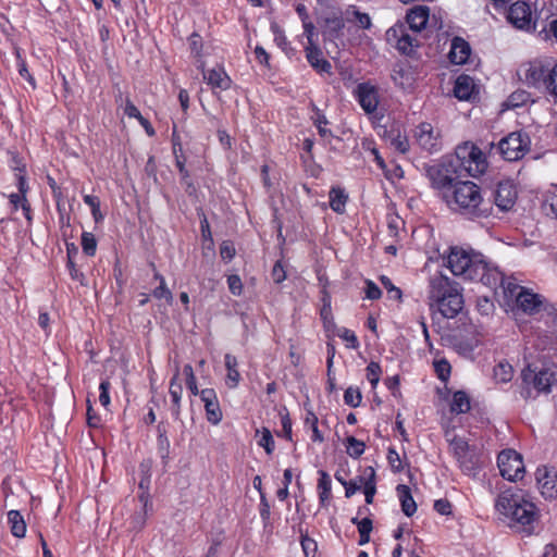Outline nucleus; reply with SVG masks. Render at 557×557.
Wrapping results in <instances>:
<instances>
[{
    "instance_id": "56",
    "label": "nucleus",
    "mask_w": 557,
    "mask_h": 557,
    "mask_svg": "<svg viewBox=\"0 0 557 557\" xmlns=\"http://www.w3.org/2000/svg\"><path fill=\"white\" fill-rule=\"evenodd\" d=\"M271 277L276 284L282 283L286 278V271L281 261L275 262L271 272Z\"/></svg>"
},
{
    "instance_id": "55",
    "label": "nucleus",
    "mask_w": 557,
    "mask_h": 557,
    "mask_svg": "<svg viewBox=\"0 0 557 557\" xmlns=\"http://www.w3.org/2000/svg\"><path fill=\"white\" fill-rule=\"evenodd\" d=\"M111 387V384L108 380H103L99 385V403L107 408L110 405V395L109 389Z\"/></svg>"
},
{
    "instance_id": "7",
    "label": "nucleus",
    "mask_w": 557,
    "mask_h": 557,
    "mask_svg": "<svg viewBox=\"0 0 557 557\" xmlns=\"http://www.w3.org/2000/svg\"><path fill=\"white\" fill-rule=\"evenodd\" d=\"M450 447L462 472L474 476L480 468L476 449L461 437H454Z\"/></svg>"
},
{
    "instance_id": "26",
    "label": "nucleus",
    "mask_w": 557,
    "mask_h": 557,
    "mask_svg": "<svg viewBox=\"0 0 557 557\" xmlns=\"http://www.w3.org/2000/svg\"><path fill=\"white\" fill-rule=\"evenodd\" d=\"M397 493H398V497H399V500L401 504L403 512L407 517H411L417 510V505L411 495V491H410L409 486L399 484L397 486Z\"/></svg>"
},
{
    "instance_id": "21",
    "label": "nucleus",
    "mask_w": 557,
    "mask_h": 557,
    "mask_svg": "<svg viewBox=\"0 0 557 557\" xmlns=\"http://www.w3.org/2000/svg\"><path fill=\"white\" fill-rule=\"evenodd\" d=\"M183 387L178 382V370L176 369V373L171 379L169 394L171 396V413L174 420H181V398H182Z\"/></svg>"
},
{
    "instance_id": "47",
    "label": "nucleus",
    "mask_w": 557,
    "mask_h": 557,
    "mask_svg": "<svg viewBox=\"0 0 557 557\" xmlns=\"http://www.w3.org/2000/svg\"><path fill=\"white\" fill-rule=\"evenodd\" d=\"M544 88L557 98V64L552 66L550 72L546 78Z\"/></svg>"
},
{
    "instance_id": "17",
    "label": "nucleus",
    "mask_w": 557,
    "mask_h": 557,
    "mask_svg": "<svg viewBox=\"0 0 557 557\" xmlns=\"http://www.w3.org/2000/svg\"><path fill=\"white\" fill-rule=\"evenodd\" d=\"M430 9L428 7L418 5L412 8L406 15L407 27L412 33L421 32L429 21Z\"/></svg>"
},
{
    "instance_id": "49",
    "label": "nucleus",
    "mask_w": 557,
    "mask_h": 557,
    "mask_svg": "<svg viewBox=\"0 0 557 557\" xmlns=\"http://www.w3.org/2000/svg\"><path fill=\"white\" fill-rule=\"evenodd\" d=\"M381 283L384 288L387 290V295L391 299L400 300L401 299V290L394 286L392 281L387 276L381 277Z\"/></svg>"
},
{
    "instance_id": "37",
    "label": "nucleus",
    "mask_w": 557,
    "mask_h": 557,
    "mask_svg": "<svg viewBox=\"0 0 557 557\" xmlns=\"http://www.w3.org/2000/svg\"><path fill=\"white\" fill-rule=\"evenodd\" d=\"M158 448L161 457L164 459L169 456L170 441L166 436V428L164 422L161 421L158 426Z\"/></svg>"
},
{
    "instance_id": "62",
    "label": "nucleus",
    "mask_w": 557,
    "mask_h": 557,
    "mask_svg": "<svg viewBox=\"0 0 557 557\" xmlns=\"http://www.w3.org/2000/svg\"><path fill=\"white\" fill-rule=\"evenodd\" d=\"M124 113L128 117H134L137 120L141 119L143 116L137 107L128 98L125 101Z\"/></svg>"
},
{
    "instance_id": "36",
    "label": "nucleus",
    "mask_w": 557,
    "mask_h": 557,
    "mask_svg": "<svg viewBox=\"0 0 557 557\" xmlns=\"http://www.w3.org/2000/svg\"><path fill=\"white\" fill-rule=\"evenodd\" d=\"M543 209L548 216L557 220V188L546 193Z\"/></svg>"
},
{
    "instance_id": "39",
    "label": "nucleus",
    "mask_w": 557,
    "mask_h": 557,
    "mask_svg": "<svg viewBox=\"0 0 557 557\" xmlns=\"http://www.w3.org/2000/svg\"><path fill=\"white\" fill-rule=\"evenodd\" d=\"M366 445L362 441L354 436H348L346 440L347 454L352 458H359L364 453Z\"/></svg>"
},
{
    "instance_id": "44",
    "label": "nucleus",
    "mask_w": 557,
    "mask_h": 557,
    "mask_svg": "<svg viewBox=\"0 0 557 557\" xmlns=\"http://www.w3.org/2000/svg\"><path fill=\"white\" fill-rule=\"evenodd\" d=\"M82 247L83 251L87 256H94L96 253L97 249V240L94 236V234L84 232L82 235Z\"/></svg>"
},
{
    "instance_id": "15",
    "label": "nucleus",
    "mask_w": 557,
    "mask_h": 557,
    "mask_svg": "<svg viewBox=\"0 0 557 557\" xmlns=\"http://www.w3.org/2000/svg\"><path fill=\"white\" fill-rule=\"evenodd\" d=\"M200 398L205 404L207 420L212 424H219L222 420V411L214 389H202L200 392Z\"/></svg>"
},
{
    "instance_id": "35",
    "label": "nucleus",
    "mask_w": 557,
    "mask_h": 557,
    "mask_svg": "<svg viewBox=\"0 0 557 557\" xmlns=\"http://www.w3.org/2000/svg\"><path fill=\"white\" fill-rule=\"evenodd\" d=\"M320 479L318 482V490H319V498L322 505L330 498L331 496V478L330 475L323 471H319Z\"/></svg>"
},
{
    "instance_id": "59",
    "label": "nucleus",
    "mask_w": 557,
    "mask_h": 557,
    "mask_svg": "<svg viewBox=\"0 0 557 557\" xmlns=\"http://www.w3.org/2000/svg\"><path fill=\"white\" fill-rule=\"evenodd\" d=\"M366 284V297L371 300L379 299L382 295L379 286L375 285L372 281H367Z\"/></svg>"
},
{
    "instance_id": "61",
    "label": "nucleus",
    "mask_w": 557,
    "mask_h": 557,
    "mask_svg": "<svg viewBox=\"0 0 557 557\" xmlns=\"http://www.w3.org/2000/svg\"><path fill=\"white\" fill-rule=\"evenodd\" d=\"M434 509L444 516L450 515L451 504L447 499H437L434 503Z\"/></svg>"
},
{
    "instance_id": "3",
    "label": "nucleus",
    "mask_w": 557,
    "mask_h": 557,
    "mask_svg": "<svg viewBox=\"0 0 557 557\" xmlns=\"http://www.w3.org/2000/svg\"><path fill=\"white\" fill-rule=\"evenodd\" d=\"M429 301L431 309L446 319L455 318L463 307L459 284L442 273L430 278Z\"/></svg>"
},
{
    "instance_id": "38",
    "label": "nucleus",
    "mask_w": 557,
    "mask_h": 557,
    "mask_svg": "<svg viewBox=\"0 0 557 557\" xmlns=\"http://www.w3.org/2000/svg\"><path fill=\"white\" fill-rule=\"evenodd\" d=\"M513 370L509 363L499 362L494 368V379L496 382L507 383L512 379Z\"/></svg>"
},
{
    "instance_id": "60",
    "label": "nucleus",
    "mask_w": 557,
    "mask_h": 557,
    "mask_svg": "<svg viewBox=\"0 0 557 557\" xmlns=\"http://www.w3.org/2000/svg\"><path fill=\"white\" fill-rule=\"evenodd\" d=\"M48 182H49V186L52 189V195H53V198L55 199L57 208L59 211H61V205H62V199H63L61 188L57 185V183L53 178L48 177Z\"/></svg>"
},
{
    "instance_id": "50",
    "label": "nucleus",
    "mask_w": 557,
    "mask_h": 557,
    "mask_svg": "<svg viewBox=\"0 0 557 557\" xmlns=\"http://www.w3.org/2000/svg\"><path fill=\"white\" fill-rule=\"evenodd\" d=\"M259 445L262 446L267 454H272L274 449V440L269 429H263L261 432V438L259 440Z\"/></svg>"
},
{
    "instance_id": "52",
    "label": "nucleus",
    "mask_w": 557,
    "mask_h": 557,
    "mask_svg": "<svg viewBox=\"0 0 557 557\" xmlns=\"http://www.w3.org/2000/svg\"><path fill=\"white\" fill-rule=\"evenodd\" d=\"M435 371L442 381H446L450 374V364L447 360L442 359L434 362Z\"/></svg>"
},
{
    "instance_id": "43",
    "label": "nucleus",
    "mask_w": 557,
    "mask_h": 557,
    "mask_svg": "<svg viewBox=\"0 0 557 557\" xmlns=\"http://www.w3.org/2000/svg\"><path fill=\"white\" fill-rule=\"evenodd\" d=\"M361 399L362 396L359 388L350 386L345 391L344 401L346 405L356 408L361 404Z\"/></svg>"
},
{
    "instance_id": "16",
    "label": "nucleus",
    "mask_w": 557,
    "mask_h": 557,
    "mask_svg": "<svg viewBox=\"0 0 557 557\" xmlns=\"http://www.w3.org/2000/svg\"><path fill=\"white\" fill-rule=\"evenodd\" d=\"M426 173L433 187L444 189V191L456 183L447 165L430 166Z\"/></svg>"
},
{
    "instance_id": "57",
    "label": "nucleus",
    "mask_w": 557,
    "mask_h": 557,
    "mask_svg": "<svg viewBox=\"0 0 557 557\" xmlns=\"http://www.w3.org/2000/svg\"><path fill=\"white\" fill-rule=\"evenodd\" d=\"M227 285L233 295H240L243 290V284L238 275H230L227 277Z\"/></svg>"
},
{
    "instance_id": "2",
    "label": "nucleus",
    "mask_w": 557,
    "mask_h": 557,
    "mask_svg": "<svg viewBox=\"0 0 557 557\" xmlns=\"http://www.w3.org/2000/svg\"><path fill=\"white\" fill-rule=\"evenodd\" d=\"M443 199L455 213L469 220L486 218L492 207L485 201L481 188L473 182H456L450 188L443 191Z\"/></svg>"
},
{
    "instance_id": "8",
    "label": "nucleus",
    "mask_w": 557,
    "mask_h": 557,
    "mask_svg": "<svg viewBox=\"0 0 557 557\" xmlns=\"http://www.w3.org/2000/svg\"><path fill=\"white\" fill-rule=\"evenodd\" d=\"M418 33H412L404 23H397L386 32L387 41L403 54H411L420 45Z\"/></svg>"
},
{
    "instance_id": "19",
    "label": "nucleus",
    "mask_w": 557,
    "mask_h": 557,
    "mask_svg": "<svg viewBox=\"0 0 557 557\" xmlns=\"http://www.w3.org/2000/svg\"><path fill=\"white\" fill-rule=\"evenodd\" d=\"M473 152L474 153L469 154L462 171H465L470 176L476 177L485 172L487 164L483 152L478 147H474Z\"/></svg>"
},
{
    "instance_id": "58",
    "label": "nucleus",
    "mask_w": 557,
    "mask_h": 557,
    "mask_svg": "<svg viewBox=\"0 0 557 557\" xmlns=\"http://www.w3.org/2000/svg\"><path fill=\"white\" fill-rule=\"evenodd\" d=\"M220 255L223 260L230 261L235 256V248L231 242H223L220 247Z\"/></svg>"
},
{
    "instance_id": "53",
    "label": "nucleus",
    "mask_w": 557,
    "mask_h": 557,
    "mask_svg": "<svg viewBox=\"0 0 557 557\" xmlns=\"http://www.w3.org/2000/svg\"><path fill=\"white\" fill-rule=\"evenodd\" d=\"M337 335L348 343V347L357 348L359 343L355 333L346 327H342L337 331Z\"/></svg>"
},
{
    "instance_id": "4",
    "label": "nucleus",
    "mask_w": 557,
    "mask_h": 557,
    "mask_svg": "<svg viewBox=\"0 0 557 557\" xmlns=\"http://www.w3.org/2000/svg\"><path fill=\"white\" fill-rule=\"evenodd\" d=\"M447 267L456 276L475 281L476 276L484 274V260L480 255H471L466 250L453 247L447 256Z\"/></svg>"
},
{
    "instance_id": "20",
    "label": "nucleus",
    "mask_w": 557,
    "mask_h": 557,
    "mask_svg": "<svg viewBox=\"0 0 557 557\" xmlns=\"http://www.w3.org/2000/svg\"><path fill=\"white\" fill-rule=\"evenodd\" d=\"M203 79L213 89L218 88L221 90H226L231 86V78L228 77L223 67H214L212 70L205 71Z\"/></svg>"
},
{
    "instance_id": "45",
    "label": "nucleus",
    "mask_w": 557,
    "mask_h": 557,
    "mask_svg": "<svg viewBox=\"0 0 557 557\" xmlns=\"http://www.w3.org/2000/svg\"><path fill=\"white\" fill-rule=\"evenodd\" d=\"M152 296L157 299H164L169 305L173 301V295L166 287L165 278H161V283L152 290Z\"/></svg>"
},
{
    "instance_id": "33",
    "label": "nucleus",
    "mask_w": 557,
    "mask_h": 557,
    "mask_svg": "<svg viewBox=\"0 0 557 557\" xmlns=\"http://www.w3.org/2000/svg\"><path fill=\"white\" fill-rule=\"evenodd\" d=\"M469 410L470 399L468 395L462 391L456 392L450 404V411L455 413H465Z\"/></svg>"
},
{
    "instance_id": "9",
    "label": "nucleus",
    "mask_w": 557,
    "mask_h": 557,
    "mask_svg": "<svg viewBox=\"0 0 557 557\" xmlns=\"http://www.w3.org/2000/svg\"><path fill=\"white\" fill-rule=\"evenodd\" d=\"M497 466L502 476L508 481H516L524 473L522 457L513 449L500 451L497 457Z\"/></svg>"
},
{
    "instance_id": "14",
    "label": "nucleus",
    "mask_w": 557,
    "mask_h": 557,
    "mask_svg": "<svg viewBox=\"0 0 557 557\" xmlns=\"http://www.w3.org/2000/svg\"><path fill=\"white\" fill-rule=\"evenodd\" d=\"M508 21L520 29L529 28L532 21V12L528 3L517 1L509 8Z\"/></svg>"
},
{
    "instance_id": "1",
    "label": "nucleus",
    "mask_w": 557,
    "mask_h": 557,
    "mask_svg": "<svg viewBox=\"0 0 557 557\" xmlns=\"http://www.w3.org/2000/svg\"><path fill=\"white\" fill-rule=\"evenodd\" d=\"M495 510L499 519L510 529L531 534L539 519L536 506L524 497L520 490L508 487L495 499Z\"/></svg>"
},
{
    "instance_id": "54",
    "label": "nucleus",
    "mask_w": 557,
    "mask_h": 557,
    "mask_svg": "<svg viewBox=\"0 0 557 557\" xmlns=\"http://www.w3.org/2000/svg\"><path fill=\"white\" fill-rule=\"evenodd\" d=\"M301 547L306 557H314V554L317 552V543L314 540L310 539L307 535H302Z\"/></svg>"
},
{
    "instance_id": "30",
    "label": "nucleus",
    "mask_w": 557,
    "mask_h": 557,
    "mask_svg": "<svg viewBox=\"0 0 557 557\" xmlns=\"http://www.w3.org/2000/svg\"><path fill=\"white\" fill-rule=\"evenodd\" d=\"M330 207L336 213H343L345 211L346 202L348 199L347 194L339 187H333L330 190Z\"/></svg>"
},
{
    "instance_id": "51",
    "label": "nucleus",
    "mask_w": 557,
    "mask_h": 557,
    "mask_svg": "<svg viewBox=\"0 0 557 557\" xmlns=\"http://www.w3.org/2000/svg\"><path fill=\"white\" fill-rule=\"evenodd\" d=\"M529 98H530V95L528 92L516 91L509 96L507 103L509 107L516 108V107L524 104L529 100Z\"/></svg>"
},
{
    "instance_id": "63",
    "label": "nucleus",
    "mask_w": 557,
    "mask_h": 557,
    "mask_svg": "<svg viewBox=\"0 0 557 557\" xmlns=\"http://www.w3.org/2000/svg\"><path fill=\"white\" fill-rule=\"evenodd\" d=\"M387 459L392 468H394L396 471L401 470V461L399 455L394 448L388 449Z\"/></svg>"
},
{
    "instance_id": "48",
    "label": "nucleus",
    "mask_w": 557,
    "mask_h": 557,
    "mask_svg": "<svg viewBox=\"0 0 557 557\" xmlns=\"http://www.w3.org/2000/svg\"><path fill=\"white\" fill-rule=\"evenodd\" d=\"M381 367L376 362H370L367 367V379L370 381L372 387H375L380 381Z\"/></svg>"
},
{
    "instance_id": "5",
    "label": "nucleus",
    "mask_w": 557,
    "mask_h": 557,
    "mask_svg": "<svg viewBox=\"0 0 557 557\" xmlns=\"http://www.w3.org/2000/svg\"><path fill=\"white\" fill-rule=\"evenodd\" d=\"M521 376L523 383L527 385L521 392L524 398L531 397V391L529 388L531 385L537 393L545 394L550 393L554 387H557V367L554 364L534 369L529 364L522 370Z\"/></svg>"
},
{
    "instance_id": "12",
    "label": "nucleus",
    "mask_w": 557,
    "mask_h": 557,
    "mask_svg": "<svg viewBox=\"0 0 557 557\" xmlns=\"http://www.w3.org/2000/svg\"><path fill=\"white\" fill-rule=\"evenodd\" d=\"M517 189L511 181L499 182L494 191V202L502 211H509L516 203Z\"/></svg>"
},
{
    "instance_id": "23",
    "label": "nucleus",
    "mask_w": 557,
    "mask_h": 557,
    "mask_svg": "<svg viewBox=\"0 0 557 557\" xmlns=\"http://www.w3.org/2000/svg\"><path fill=\"white\" fill-rule=\"evenodd\" d=\"M344 18L346 22L354 23L362 29H369L372 26L370 15L360 12L355 5H350L345 10Z\"/></svg>"
},
{
    "instance_id": "32",
    "label": "nucleus",
    "mask_w": 557,
    "mask_h": 557,
    "mask_svg": "<svg viewBox=\"0 0 557 557\" xmlns=\"http://www.w3.org/2000/svg\"><path fill=\"white\" fill-rule=\"evenodd\" d=\"M8 521L11 525V532L16 537H23L26 532L25 521L17 510H11L8 512Z\"/></svg>"
},
{
    "instance_id": "46",
    "label": "nucleus",
    "mask_w": 557,
    "mask_h": 557,
    "mask_svg": "<svg viewBox=\"0 0 557 557\" xmlns=\"http://www.w3.org/2000/svg\"><path fill=\"white\" fill-rule=\"evenodd\" d=\"M326 33L337 36L344 28V18L333 16L325 20Z\"/></svg>"
},
{
    "instance_id": "41",
    "label": "nucleus",
    "mask_w": 557,
    "mask_h": 557,
    "mask_svg": "<svg viewBox=\"0 0 557 557\" xmlns=\"http://www.w3.org/2000/svg\"><path fill=\"white\" fill-rule=\"evenodd\" d=\"M314 115H312V121L314 125L318 127L319 134L321 137H327L332 135V132L325 127V125L329 123L327 119L324 114L321 113V111L318 108H314Z\"/></svg>"
},
{
    "instance_id": "34",
    "label": "nucleus",
    "mask_w": 557,
    "mask_h": 557,
    "mask_svg": "<svg viewBox=\"0 0 557 557\" xmlns=\"http://www.w3.org/2000/svg\"><path fill=\"white\" fill-rule=\"evenodd\" d=\"M475 280H479L484 285L490 287H497L499 286V282L502 280V272H499L496 269H491L487 263L484 261V274L476 276Z\"/></svg>"
},
{
    "instance_id": "31",
    "label": "nucleus",
    "mask_w": 557,
    "mask_h": 557,
    "mask_svg": "<svg viewBox=\"0 0 557 557\" xmlns=\"http://www.w3.org/2000/svg\"><path fill=\"white\" fill-rule=\"evenodd\" d=\"M536 481L543 495L553 496L556 487V480L548 478V471L546 468L537 469Z\"/></svg>"
},
{
    "instance_id": "18",
    "label": "nucleus",
    "mask_w": 557,
    "mask_h": 557,
    "mask_svg": "<svg viewBox=\"0 0 557 557\" xmlns=\"http://www.w3.org/2000/svg\"><path fill=\"white\" fill-rule=\"evenodd\" d=\"M517 307L524 313L534 314L540 311L542 307V300L539 295L531 293L524 288L516 296Z\"/></svg>"
},
{
    "instance_id": "29",
    "label": "nucleus",
    "mask_w": 557,
    "mask_h": 557,
    "mask_svg": "<svg viewBox=\"0 0 557 557\" xmlns=\"http://www.w3.org/2000/svg\"><path fill=\"white\" fill-rule=\"evenodd\" d=\"M364 474H368V478L360 476V483L364 486V496H366V503L372 504L373 497L376 492L375 487V471L372 467H368L364 470Z\"/></svg>"
},
{
    "instance_id": "10",
    "label": "nucleus",
    "mask_w": 557,
    "mask_h": 557,
    "mask_svg": "<svg viewBox=\"0 0 557 557\" xmlns=\"http://www.w3.org/2000/svg\"><path fill=\"white\" fill-rule=\"evenodd\" d=\"M552 66L553 65L550 62L534 60L523 64L518 73L520 78L523 79L528 85L540 88L545 86L546 78L552 70Z\"/></svg>"
},
{
    "instance_id": "13",
    "label": "nucleus",
    "mask_w": 557,
    "mask_h": 557,
    "mask_svg": "<svg viewBox=\"0 0 557 557\" xmlns=\"http://www.w3.org/2000/svg\"><path fill=\"white\" fill-rule=\"evenodd\" d=\"M355 96L366 113L370 114L376 111L379 95L373 85L369 83L359 84L355 89Z\"/></svg>"
},
{
    "instance_id": "22",
    "label": "nucleus",
    "mask_w": 557,
    "mask_h": 557,
    "mask_svg": "<svg viewBox=\"0 0 557 557\" xmlns=\"http://www.w3.org/2000/svg\"><path fill=\"white\" fill-rule=\"evenodd\" d=\"M471 53V49L469 44L460 38L455 37L451 41V47L449 51V59L455 64H465Z\"/></svg>"
},
{
    "instance_id": "25",
    "label": "nucleus",
    "mask_w": 557,
    "mask_h": 557,
    "mask_svg": "<svg viewBox=\"0 0 557 557\" xmlns=\"http://www.w3.org/2000/svg\"><path fill=\"white\" fill-rule=\"evenodd\" d=\"M473 88V79L469 75H460L456 79L454 94L459 100H469Z\"/></svg>"
},
{
    "instance_id": "27",
    "label": "nucleus",
    "mask_w": 557,
    "mask_h": 557,
    "mask_svg": "<svg viewBox=\"0 0 557 557\" xmlns=\"http://www.w3.org/2000/svg\"><path fill=\"white\" fill-rule=\"evenodd\" d=\"M307 60L310 65L320 73H330L331 63L322 57V53L317 48L307 49Z\"/></svg>"
},
{
    "instance_id": "42",
    "label": "nucleus",
    "mask_w": 557,
    "mask_h": 557,
    "mask_svg": "<svg viewBox=\"0 0 557 557\" xmlns=\"http://www.w3.org/2000/svg\"><path fill=\"white\" fill-rule=\"evenodd\" d=\"M499 286L504 289L505 294L510 297H516L517 294L521 290V286L511 277H506L502 273V280L499 282Z\"/></svg>"
},
{
    "instance_id": "11",
    "label": "nucleus",
    "mask_w": 557,
    "mask_h": 557,
    "mask_svg": "<svg viewBox=\"0 0 557 557\" xmlns=\"http://www.w3.org/2000/svg\"><path fill=\"white\" fill-rule=\"evenodd\" d=\"M414 137L419 146L429 151L434 152L441 149L440 133L430 123H421L414 131Z\"/></svg>"
},
{
    "instance_id": "28",
    "label": "nucleus",
    "mask_w": 557,
    "mask_h": 557,
    "mask_svg": "<svg viewBox=\"0 0 557 557\" xmlns=\"http://www.w3.org/2000/svg\"><path fill=\"white\" fill-rule=\"evenodd\" d=\"M225 367L227 369V375H226V385L231 388H234L237 386L240 374L237 371V359L235 356L231 354H226L224 357Z\"/></svg>"
},
{
    "instance_id": "6",
    "label": "nucleus",
    "mask_w": 557,
    "mask_h": 557,
    "mask_svg": "<svg viewBox=\"0 0 557 557\" xmlns=\"http://www.w3.org/2000/svg\"><path fill=\"white\" fill-rule=\"evenodd\" d=\"M530 145V137L525 133L512 132L499 140L496 149L505 160L517 161L529 151Z\"/></svg>"
},
{
    "instance_id": "24",
    "label": "nucleus",
    "mask_w": 557,
    "mask_h": 557,
    "mask_svg": "<svg viewBox=\"0 0 557 557\" xmlns=\"http://www.w3.org/2000/svg\"><path fill=\"white\" fill-rule=\"evenodd\" d=\"M474 147L475 146L470 143H465L456 148L455 159L449 163L454 173L460 174L462 172V168L468 160L469 154L474 153Z\"/></svg>"
},
{
    "instance_id": "40",
    "label": "nucleus",
    "mask_w": 557,
    "mask_h": 557,
    "mask_svg": "<svg viewBox=\"0 0 557 557\" xmlns=\"http://www.w3.org/2000/svg\"><path fill=\"white\" fill-rule=\"evenodd\" d=\"M84 202L90 208L95 222H101L103 220V214L100 211L99 198L92 195H85Z\"/></svg>"
},
{
    "instance_id": "64",
    "label": "nucleus",
    "mask_w": 557,
    "mask_h": 557,
    "mask_svg": "<svg viewBox=\"0 0 557 557\" xmlns=\"http://www.w3.org/2000/svg\"><path fill=\"white\" fill-rule=\"evenodd\" d=\"M392 146L399 152L406 153L409 149V144L407 138L397 136L392 140Z\"/></svg>"
}]
</instances>
